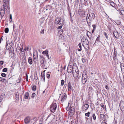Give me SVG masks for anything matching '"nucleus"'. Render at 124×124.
<instances>
[{
  "label": "nucleus",
  "instance_id": "obj_1",
  "mask_svg": "<svg viewBox=\"0 0 124 124\" xmlns=\"http://www.w3.org/2000/svg\"><path fill=\"white\" fill-rule=\"evenodd\" d=\"M87 77V72L86 71H84L82 77V83L83 84H85L86 82Z\"/></svg>",
  "mask_w": 124,
  "mask_h": 124
},
{
  "label": "nucleus",
  "instance_id": "obj_2",
  "mask_svg": "<svg viewBox=\"0 0 124 124\" xmlns=\"http://www.w3.org/2000/svg\"><path fill=\"white\" fill-rule=\"evenodd\" d=\"M95 15L94 13H93L90 14H87L86 18L87 22L88 19L89 22H90L95 18Z\"/></svg>",
  "mask_w": 124,
  "mask_h": 124
},
{
  "label": "nucleus",
  "instance_id": "obj_3",
  "mask_svg": "<svg viewBox=\"0 0 124 124\" xmlns=\"http://www.w3.org/2000/svg\"><path fill=\"white\" fill-rule=\"evenodd\" d=\"M9 0H3V6L4 10H6L9 6Z\"/></svg>",
  "mask_w": 124,
  "mask_h": 124
},
{
  "label": "nucleus",
  "instance_id": "obj_4",
  "mask_svg": "<svg viewBox=\"0 0 124 124\" xmlns=\"http://www.w3.org/2000/svg\"><path fill=\"white\" fill-rule=\"evenodd\" d=\"M56 108L57 104L56 103H53L50 106V110L52 112L54 113L55 111Z\"/></svg>",
  "mask_w": 124,
  "mask_h": 124
},
{
  "label": "nucleus",
  "instance_id": "obj_5",
  "mask_svg": "<svg viewBox=\"0 0 124 124\" xmlns=\"http://www.w3.org/2000/svg\"><path fill=\"white\" fill-rule=\"evenodd\" d=\"M72 73L74 77L76 78H77L79 74L78 69H76L75 70H73Z\"/></svg>",
  "mask_w": 124,
  "mask_h": 124
},
{
  "label": "nucleus",
  "instance_id": "obj_6",
  "mask_svg": "<svg viewBox=\"0 0 124 124\" xmlns=\"http://www.w3.org/2000/svg\"><path fill=\"white\" fill-rule=\"evenodd\" d=\"M82 46L85 48L86 49L88 50V49L89 46V43L88 40H87V41L85 42H83L82 43Z\"/></svg>",
  "mask_w": 124,
  "mask_h": 124
},
{
  "label": "nucleus",
  "instance_id": "obj_7",
  "mask_svg": "<svg viewBox=\"0 0 124 124\" xmlns=\"http://www.w3.org/2000/svg\"><path fill=\"white\" fill-rule=\"evenodd\" d=\"M119 106L122 112L124 113V101H121L119 104Z\"/></svg>",
  "mask_w": 124,
  "mask_h": 124
},
{
  "label": "nucleus",
  "instance_id": "obj_8",
  "mask_svg": "<svg viewBox=\"0 0 124 124\" xmlns=\"http://www.w3.org/2000/svg\"><path fill=\"white\" fill-rule=\"evenodd\" d=\"M35 118L31 119L29 117H27L25 118L24 119L25 123V124H28L31 121L33 120Z\"/></svg>",
  "mask_w": 124,
  "mask_h": 124
},
{
  "label": "nucleus",
  "instance_id": "obj_9",
  "mask_svg": "<svg viewBox=\"0 0 124 124\" xmlns=\"http://www.w3.org/2000/svg\"><path fill=\"white\" fill-rule=\"evenodd\" d=\"M73 67H72L71 65H68L67 69V71L69 73H70L72 71H73V70H74Z\"/></svg>",
  "mask_w": 124,
  "mask_h": 124
},
{
  "label": "nucleus",
  "instance_id": "obj_10",
  "mask_svg": "<svg viewBox=\"0 0 124 124\" xmlns=\"http://www.w3.org/2000/svg\"><path fill=\"white\" fill-rule=\"evenodd\" d=\"M89 105L88 104H84L82 106V109L83 111L86 110L89 108Z\"/></svg>",
  "mask_w": 124,
  "mask_h": 124
},
{
  "label": "nucleus",
  "instance_id": "obj_11",
  "mask_svg": "<svg viewBox=\"0 0 124 124\" xmlns=\"http://www.w3.org/2000/svg\"><path fill=\"white\" fill-rule=\"evenodd\" d=\"M19 93L17 92L15 94V99L17 101H18L19 100Z\"/></svg>",
  "mask_w": 124,
  "mask_h": 124
},
{
  "label": "nucleus",
  "instance_id": "obj_12",
  "mask_svg": "<svg viewBox=\"0 0 124 124\" xmlns=\"http://www.w3.org/2000/svg\"><path fill=\"white\" fill-rule=\"evenodd\" d=\"M64 20L63 19H62L59 18V25H63L64 24Z\"/></svg>",
  "mask_w": 124,
  "mask_h": 124
},
{
  "label": "nucleus",
  "instance_id": "obj_13",
  "mask_svg": "<svg viewBox=\"0 0 124 124\" xmlns=\"http://www.w3.org/2000/svg\"><path fill=\"white\" fill-rule=\"evenodd\" d=\"M41 80L43 81L44 82L45 81V75L44 73L42 74V73L41 74Z\"/></svg>",
  "mask_w": 124,
  "mask_h": 124
},
{
  "label": "nucleus",
  "instance_id": "obj_14",
  "mask_svg": "<svg viewBox=\"0 0 124 124\" xmlns=\"http://www.w3.org/2000/svg\"><path fill=\"white\" fill-rule=\"evenodd\" d=\"M67 98V95L65 94H64L61 97V101L63 102L64 100L66 99Z\"/></svg>",
  "mask_w": 124,
  "mask_h": 124
},
{
  "label": "nucleus",
  "instance_id": "obj_15",
  "mask_svg": "<svg viewBox=\"0 0 124 124\" xmlns=\"http://www.w3.org/2000/svg\"><path fill=\"white\" fill-rule=\"evenodd\" d=\"M113 33L115 37L116 38H118L119 36L118 34V33L116 31H114L113 32Z\"/></svg>",
  "mask_w": 124,
  "mask_h": 124
},
{
  "label": "nucleus",
  "instance_id": "obj_16",
  "mask_svg": "<svg viewBox=\"0 0 124 124\" xmlns=\"http://www.w3.org/2000/svg\"><path fill=\"white\" fill-rule=\"evenodd\" d=\"M107 117H108V116L106 115H104L103 114H100V117L101 119H103L104 118Z\"/></svg>",
  "mask_w": 124,
  "mask_h": 124
},
{
  "label": "nucleus",
  "instance_id": "obj_17",
  "mask_svg": "<svg viewBox=\"0 0 124 124\" xmlns=\"http://www.w3.org/2000/svg\"><path fill=\"white\" fill-rule=\"evenodd\" d=\"M5 10L4 9L3 10L2 9L0 11V15H1V16L2 17H3L4 15Z\"/></svg>",
  "mask_w": 124,
  "mask_h": 124
},
{
  "label": "nucleus",
  "instance_id": "obj_18",
  "mask_svg": "<svg viewBox=\"0 0 124 124\" xmlns=\"http://www.w3.org/2000/svg\"><path fill=\"white\" fill-rule=\"evenodd\" d=\"M48 50L47 49H46L45 51H43L42 52V54L45 55L46 56L49 55L48 54Z\"/></svg>",
  "mask_w": 124,
  "mask_h": 124
},
{
  "label": "nucleus",
  "instance_id": "obj_19",
  "mask_svg": "<svg viewBox=\"0 0 124 124\" xmlns=\"http://www.w3.org/2000/svg\"><path fill=\"white\" fill-rule=\"evenodd\" d=\"M68 90L70 91L71 89H72L73 88V87L71 86L70 84V82H69L68 84Z\"/></svg>",
  "mask_w": 124,
  "mask_h": 124
},
{
  "label": "nucleus",
  "instance_id": "obj_20",
  "mask_svg": "<svg viewBox=\"0 0 124 124\" xmlns=\"http://www.w3.org/2000/svg\"><path fill=\"white\" fill-rule=\"evenodd\" d=\"M70 111L71 114H73L75 112V108L74 107H71L70 109Z\"/></svg>",
  "mask_w": 124,
  "mask_h": 124
},
{
  "label": "nucleus",
  "instance_id": "obj_21",
  "mask_svg": "<svg viewBox=\"0 0 124 124\" xmlns=\"http://www.w3.org/2000/svg\"><path fill=\"white\" fill-rule=\"evenodd\" d=\"M28 62L31 65L32 63V58L31 57H29L28 59Z\"/></svg>",
  "mask_w": 124,
  "mask_h": 124
},
{
  "label": "nucleus",
  "instance_id": "obj_22",
  "mask_svg": "<svg viewBox=\"0 0 124 124\" xmlns=\"http://www.w3.org/2000/svg\"><path fill=\"white\" fill-rule=\"evenodd\" d=\"M59 18L57 17L55 21V24H59Z\"/></svg>",
  "mask_w": 124,
  "mask_h": 124
},
{
  "label": "nucleus",
  "instance_id": "obj_23",
  "mask_svg": "<svg viewBox=\"0 0 124 124\" xmlns=\"http://www.w3.org/2000/svg\"><path fill=\"white\" fill-rule=\"evenodd\" d=\"M120 67L121 68V70H123V71H124V64L123 63H122L120 62Z\"/></svg>",
  "mask_w": 124,
  "mask_h": 124
},
{
  "label": "nucleus",
  "instance_id": "obj_24",
  "mask_svg": "<svg viewBox=\"0 0 124 124\" xmlns=\"http://www.w3.org/2000/svg\"><path fill=\"white\" fill-rule=\"evenodd\" d=\"M29 96V93L28 92H26L25 93L24 95V98L26 99L28 98Z\"/></svg>",
  "mask_w": 124,
  "mask_h": 124
},
{
  "label": "nucleus",
  "instance_id": "obj_25",
  "mask_svg": "<svg viewBox=\"0 0 124 124\" xmlns=\"http://www.w3.org/2000/svg\"><path fill=\"white\" fill-rule=\"evenodd\" d=\"M100 36L98 35L96 39V41L95 42V43H98L99 42V39L100 38Z\"/></svg>",
  "mask_w": 124,
  "mask_h": 124
},
{
  "label": "nucleus",
  "instance_id": "obj_26",
  "mask_svg": "<svg viewBox=\"0 0 124 124\" xmlns=\"http://www.w3.org/2000/svg\"><path fill=\"white\" fill-rule=\"evenodd\" d=\"M88 40L86 39L85 38H82L81 39V41L82 42V43L83 42H85L87 41V40Z\"/></svg>",
  "mask_w": 124,
  "mask_h": 124
},
{
  "label": "nucleus",
  "instance_id": "obj_27",
  "mask_svg": "<svg viewBox=\"0 0 124 124\" xmlns=\"http://www.w3.org/2000/svg\"><path fill=\"white\" fill-rule=\"evenodd\" d=\"M6 79L2 77H0V81H2L3 82H6Z\"/></svg>",
  "mask_w": 124,
  "mask_h": 124
},
{
  "label": "nucleus",
  "instance_id": "obj_28",
  "mask_svg": "<svg viewBox=\"0 0 124 124\" xmlns=\"http://www.w3.org/2000/svg\"><path fill=\"white\" fill-rule=\"evenodd\" d=\"M92 117H93V119L95 120L96 119V116L94 113H93L92 116Z\"/></svg>",
  "mask_w": 124,
  "mask_h": 124
},
{
  "label": "nucleus",
  "instance_id": "obj_29",
  "mask_svg": "<svg viewBox=\"0 0 124 124\" xmlns=\"http://www.w3.org/2000/svg\"><path fill=\"white\" fill-rule=\"evenodd\" d=\"M50 73H51L49 72H48L47 73L46 77L47 78H48V79L49 78Z\"/></svg>",
  "mask_w": 124,
  "mask_h": 124
},
{
  "label": "nucleus",
  "instance_id": "obj_30",
  "mask_svg": "<svg viewBox=\"0 0 124 124\" xmlns=\"http://www.w3.org/2000/svg\"><path fill=\"white\" fill-rule=\"evenodd\" d=\"M116 56V50L115 49L114 50V54L113 56V58H115Z\"/></svg>",
  "mask_w": 124,
  "mask_h": 124
},
{
  "label": "nucleus",
  "instance_id": "obj_31",
  "mask_svg": "<svg viewBox=\"0 0 124 124\" xmlns=\"http://www.w3.org/2000/svg\"><path fill=\"white\" fill-rule=\"evenodd\" d=\"M110 5H111V6H112V7H114V6L115 5V4L114 2H113L112 1H111L110 2Z\"/></svg>",
  "mask_w": 124,
  "mask_h": 124
},
{
  "label": "nucleus",
  "instance_id": "obj_32",
  "mask_svg": "<svg viewBox=\"0 0 124 124\" xmlns=\"http://www.w3.org/2000/svg\"><path fill=\"white\" fill-rule=\"evenodd\" d=\"M5 96V94L4 93H2L0 95V98L3 99Z\"/></svg>",
  "mask_w": 124,
  "mask_h": 124
},
{
  "label": "nucleus",
  "instance_id": "obj_33",
  "mask_svg": "<svg viewBox=\"0 0 124 124\" xmlns=\"http://www.w3.org/2000/svg\"><path fill=\"white\" fill-rule=\"evenodd\" d=\"M107 120L105 119L104 120H103L102 122V124H107Z\"/></svg>",
  "mask_w": 124,
  "mask_h": 124
},
{
  "label": "nucleus",
  "instance_id": "obj_34",
  "mask_svg": "<svg viewBox=\"0 0 124 124\" xmlns=\"http://www.w3.org/2000/svg\"><path fill=\"white\" fill-rule=\"evenodd\" d=\"M103 34L105 36L106 38L108 39V35L107 33L106 32H104L103 33Z\"/></svg>",
  "mask_w": 124,
  "mask_h": 124
},
{
  "label": "nucleus",
  "instance_id": "obj_35",
  "mask_svg": "<svg viewBox=\"0 0 124 124\" xmlns=\"http://www.w3.org/2000/svg\"><path fill=\"white\" fill-rule=\"evenodd\" d=\"M9 31V29L8 28H6L5 30V33H7Z\"/></svg>",
  "mask_w": 124,
  "mask_h": 124
},
{
  "label": "nucleus",
  "instance_id": "obj_36",
  "mask_svg": "<svg viewBox=\"0 0 124 124\" xmlns=\"http://www.w3.org/2000/svg\"><path fill=\"white\" fill-rule=\"evenodd\" d=\"M34 78L35 80H37L38 79V77L37 74L35 75L34 76Z\"/></svg>",
  "mask_w": 124,
  "mask_h": 124
},
{
  "label": "nucleus",
  "instance_id": "obj_37",
  "mask_svg": "<svg viewBox=\"0 0 124 124\" xmlns=\"http://www.w3.org/2000/svg\"><path fill=\"white\" fill-rule=\"evenodd\" d=\"M36 86L35 85H33L32 87V90L33 91H35L36 90Z\"/></svg>",
  "mask_w": 124,
  "mask_h": 124
},
{
  "label": "nucleus",
  "instance_id": "obj_38",
  "mask_svg": "<svg viewBox=\"0 0 124 124\" xmlns=\"http://www.w3.org/2000/svg\"><path fill=\"white\" fill-rule=\"evenodd\" d=\"M90 114V112H88L87 113H85V115L86 116L89 117V116Z\"/></svg>",
  "mask_w": 124,
  "mask_h": 124
},
{
  "label": "nucleus",
  "instance_id": "obj_39",
  "mask_svg": "<svg viewBox=\"0 0 124 124\" xmlns=\"http://www.w3.org/2000/svg\"><path fill=\"white\" fill-rule=\"evenodd\" d=\"M81 10V12H82V14H81V15L82 16L84 15H85V12H84V10Z\"/></svg>",
  "mask_w": 124,
  "mask_h": 124
},
{
  "label": "nucleus",
  "instance_id": "obj_40",
  "mask_svg": "<svg viewBox=\"0 0 124 124\" xmlns=\"http://www.w3.org/2000/svg\"><path fill=\"white\" fill-rule=\"evenodd\" d=\"M120 13L121 14L123 15H124V10L123 9L122 10H121L120 11Z\"/></svg>",
  "mask_w": 124,
  "mask_h": 124
},
{
  "label": "nucleus",
  "instance_id": "obj_41",
  "mask_svg": "<svg viewBox=\"0 0 124 124\" xmlns=\"http://www.w3.org/2000/svg\"><path fill=\"white\" fill-rule=\"evenodd\" d=\"M82 61L83 63H84L86 62V59L84 58H82Z\"/></svg>",
  "mask_w": 124,
  "mask_h": 124
},
{
  "label": "nucleus",
  "instance_id": "obj_42",
  "mask_svg": "<svg viewBox=\"0 0 124 124\" xmlns=\"http://www.w3.org/2000/svg\"><path fill=\"white\" fill-rule=\"evenodd\" d=\"M63 32V30H60L59 31V33L61 35L62 33Z\"/></svg>",
  "mask_w": 124,
  "mask_h": 124
},
{
  "label": "nucleus",
  "instance_id": "obj_43",
  "mask_svg": "<svg viewBox=\"0 0 124 124\" xmlns=\"http://www.w3.org/2000/svg\"><path fill=\"white\" fill-rule=\"evenodd\" d=\"M64 80H62L61 81V85L62 86H63L64 84Z\"/></svg>",
  "mask_w": 124,
  "mask_h": 124
},
{
  "label": "nucleus",
  "instance_id": "obj_44",
  "mask_svg": "<svg viewBox=\"0 0 124 124\" xmlns=\"http://www.w3.org/2000/svg\"><path fill=\"white\" fill-rule=\"evenodd\" d=\"M44 29H42L40 31V33L42 34H44Z\"/></svg>",
  "mask_w": 124,
  "mask_h": 124
},
{
  "label": "nucleus",
  "instance_id": "obj_45",
  "mask_svg": "<svg viewBox=\"0 0 124 124\" xmlns=\"http://www.w3.org/2000/svg\"><path fill=\"white\" fill-rule=\"evenodd\" d=\"M1 76L3 77H5L6 76V74L4 73H2L1 74Z\"/></svg>",
  "mask_w": 124,
  "mask_h": 124
},
{
  "label": "nucleus",
  "instance_id": "obj_46",
  "mask_svg": "<svg viewBox=\"0 0 124 124\" xmlns=\"http://www.w3.org/2000/svg\"><path fill=\"white\" fill-rule=\"evenodd\" d=\"M20 81V78H18V79L16 80V82L18 83H19Z\"/></svg>",
  "mask_w": 124,
  "mask_h": 124
},
{
  "label": "nucleus",
  "instance_id": "obj_47",
  "mask_svg": "<svg viewBox=\"0 0 124 124\" xmlns=\"http://www.w3.org/2000/svg\"><path fill=\"white\" fill-rule=\"evenodd\" d=\"M24 51H28L29 50V47H25L24 49Z\"/></svg>",
  "mask_w": 124,
  "mask_h": 124
},
{
  "label": "nucleus",
  "instance_id": "obj_48",
  "mask_svg": "<svg viewBox=\"0 0 124 124\" xmlns=\"http://www.w3.org/2000/svg\"><path fill=\"white\" fill-rule=\"evenodd\" d=\"M7 69L6 68H4L3 70V71L4 72H7Z\"/></svg>",
  "mask_w": 124,
  "mask_h": 124
},
{
  "label": "nucleus",
  "instance_id": "obj_49",
  "mask_svg": "<svg viewBox=\"0 0 124 124\" xmlns=\"http://www.w3.org/2000/svg\"><path fill=\"white\" fill-rule=\"evenodd\" d=\"M48 61L49 62H50L51 61V57H49L48 58Z\"/></svg>",
  "mask_w": 124,
  "mask_h": 124
},
{
  "label": "nucleus",
  "instance_id": "obj_50",
  "mask_svg": "<svg viewBox=\"0 0 124 124\" xmlns=\"http://www.w3.org/2000/svg\"><path fill=\"white\" fill-rule=\"evenodd\" d=\"M48 61L49 62H50L51 61V57H49L48 58Z\"/></svg>",
  "mask_w": 124,
  "mask_h": 124
},
{
  "label": "nucleus",
  "instance_id": "obj_51",
  "mask_svg": "<svg viewBox=\"0 0 124 124\" xmlns=\"http://www.w3.org/2000/svg\"><path fill=\"white\" fill-rule=\"evenodd\" d=\"M45 62V61H44V60H42L40 61V62L41 64H44Z\"/></svg>",
  "mask_w": 124,
  "mask_h": 124
},
{
  "label": "nucleus",
  "instance_id": "obj_52",
  "mask_svg": "<svg viewBox=\"0 0 124 124\" xmlns=\"http://www.w3.org/2000/svg\"><path fill=\"white\" fill-rule=\"evenodd\" d=\"M36 95V94L35 93H33L31 95V97L33 98Z\"/></svg>",
  "mask_w": 124,
  "mask_h": 124
},
{
  "label": "nucleus",
  "instance_id": "obj_53",
  "mask_svg": "<svg viewBox=\"0 0 124 124\" xmlns=\"http://www.w3.org/2000/svg\"><path fill=\"white\" fill-rule=\"evenodd\" d=\"M92 27L93 28V29H96V26L94 24H93L92 25Z\"/></svg>",
  "mask_w": 124,
  "mask_h": 124
},
{
  "label": "nucleus",
  "instance_id": "obj_54",
  "mask_svg": "<svg viewBox=\"0 0 124 124\" xmlns=\"http://www.w3.org/2000/svg\"><path fill=\"white\" fill-rule=\"evenodd\" d=\"M78 46L80 48H81V45L80 43H79L78 44Z\"/></svg>",
  "mask_w": 124,
  "mask_h": 124
},
{
  "label": "nucleus",
  "instance_id": "obj_55",
  "mask_svg": "<svg viewBox=\"0 0 124 124\" xmlns=\"http://www.w3.org/2000/svg\"><path fill=\"white\" fill-rule=\"evenodd\" d=\"M19 49L20 51H21L22 52H24L25 51L24 50H23V51H22L23 48H22V49L20 48V49Z\"/></svg>",
  "mask_w": 124,
  "mask_h": 124
},
{
  "label": "nucleus",
  "instance_id": "obj_56",
  "mask_svg": "<svg viewBox=\"0 0 124 124\" xmlns=\"http://www.w3.org/2000/svg\"><path fill=\"white\" fill-rule=\"evenodd\" d=\"M91 34L88 31L87 32V36L88 37H89V36H88V34Z\"/></svg>",
  "mask_w": 124,
  "mask_h": 124
},
{
  "label": "nucleus",
  "instance_id": "obj_57",
  "mask_svg": "<svg viewBox=\"0 0 124 124\" xmlns=\"http://www.w3.org/2000/svg\"><path fill=\"white\" fill-rule=\"evenodd\" d=\"M117 124V122L115 120H114L113 122V124Z\"/></svg>",
  "mask_w": 124,
  "mask_h": 124
},
{
  "label": "nucleus",
  "instance_id": "obj_58",
  "mask_svg": "<svg viewBox=\"0 0 124 124\" xmlns=\"http://www.w3.org/2000/svg\"><path fill=\"white\" fill-rule=\"evenodd\" d=\"M3 64V62L2 61H0V64L2 65Z\"/></svg>",
  "mask_w": 124,
  "mask_h": 124
},
{
  "label": "nucleus",
  "instance_id": "obj_59",
  "mask_svg": "<svg viewBox=\"0 0 124 124\" xmlns=\"http://www.w3.org/2000/svg\"><path fill=\"white\" fill-rule=\"evenodd\" d=\"M37 58H36V57H35V56L34 55V54H33V59H37Z\"/></svg>",
  "mask_w": 124,
  "mask_h": 124
},
{
  "label": "nucleus",
  "instance_id": "obj_60",
  "mask_svg": "<svg viewBox=\"0 0 124 124\" xmlns=\"http://www.w3.org/2000/svg\"><path fill=\"white\" fill-rule=\"evenodd\" d=\"M62 26H58V28H57V29H61L62 28Z\"/></svg>",
  "mask_w": 124,
  "mask_h": 124
},
{
  "label": "nucleus",
  "instance_id": "obj_61",
  "mask_svg": "<svg viewBox=\"0 0 124 124\" xmlns=\"http://www.w3.org/2000/svg\"><path fill=\"white\" fill-rule=\"evenodd\" d=\"M105 88L107 89H108V85H106L105 86Z\"/></svg>",
  "mask_w": 124,
  "mask_h": 124
},
{
  "label": "nucleus",
  "instance_id": "obj_62",
  "mask_svg": "<svg viewBox=\"0 0 124 124\" xmlns=\"http://www.w3.org/2000/svg\"><path fill=\"white\" fill-rule=\"evenodd\" d=\"M79 0H75V2L77 3H79Z\"/></svg>",
  "mask_w": 124,
  "mask_h": 124
},
{
  "label": "nucleus",
  "instance_id": "obj_63",
  "mask_svg": "<svg viewBox=\"0 0 124 124\" xmlns=\"http://www.w3.org/2000/svg\"><path fill=\"white\" fill-rule=\"evenodd\" d=\"M37 61V59H33V62H36V61Z\"/></svg>",
  "mask_w": 124,
  "mask_h": 124
},
{
  "label": "nucleus",
  "instance_id": "obj_64",
  "mask_svg": "<svg viewBox=\"0 0 124 124\" xmlns=\"http://www.w3.org/2000/svg\"><path fill=\"white\" fill-rule=\"evenodd\" d=\"M10 18L11 20L12 19V15L11 14H10Z\"/></svg>",
  "mask_w": 124,
  "mask_h": 124
}]
</instances>
